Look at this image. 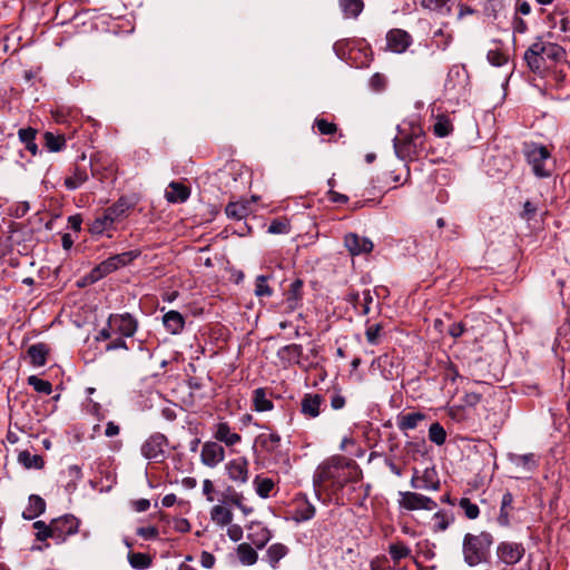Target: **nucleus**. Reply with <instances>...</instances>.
<instances>
[{"instance_id":"1","label":"nucleus","mask_w":570,"mask_h":570,"mask_svg":"<svg viewBox=\"0 0 570 570\" xmlns=\"http://www.w3.org/2000/svg\"><path fill=\"white\" fill-rule=\"evenodd\" d=\"M358 473L357 463L342 455H335L321 463L313 476V485L318 497H336L343 488L354 481Z\"/></svg>"},{"instance_id":"2","label":"nucleus","mask_w":570,"mask_h":570,"mask_svg":"<svg viewBox=\"0 0 570 570\" xmlns=\"http://www.w3.org/2000/svg\"><path fill=\"white\" fill-rule=\"evenodd\" d=\"M399 136L393 139L395 155L403 161H413L425 151V132L419 125L410 129H399Z\"/></svg>"},{"instance_id":"3","label":"nucleus","mask_w":570,"mask_h":570,"mask_svg":"<svg viewBox=\"0 0 570 570\" xmlns=\"http://www.w3.org/2000/svg\"><path fill=\"white\" fill-rule=\"evenodd\" d=\"M493 544V537L490 532L482 531L479 534L466 533L463 538L462 552L464 561L470 567L485 562Z\"/></svg>"},{"instance_id":"4","label":"nucleus","mask_w":570,"mask_h":570,"mask_svg":"<svg viewBox=\"0 0 570 570\" xmlns=\"http://www.w3.org/2000/svg\"><path fill=\"white\" fill-rule=\"evenodd\" d=\"M523 154L537 177H549L551 175V167L549 166L551 155L547 147L535 142L524 144Z\"/></svg>"},{"instance_id":"5","label":"nucleus","mask_w":570,"mask_h":570,"mask_svg":"<svg viewBox=\"0 0 570 570\" xmlns=\"http://www.w3.org/2000/svg\"><path fill=\"white\" fill-rule=\"evenodd\" d=\"M140 255L139 250H129L121 254L114 255L108 259L100 263L96 268H94L90 273L91 282H97L98 279L105 277L106 275L112 273L119 267H124L131 263Z\"/></svg>"},{"instance_id":"6","label":"nucleus","mask_w":570,"mask_h":570,"mask_svg":"<svg viewBox=\"0 0 570 570\" xmlns=\"http://www.w3.org/2000/svg\"><path fill=\"white\" fill-rule=\"evenodd\" d=\"M168 439L161 433L151 434L141 445V454L148 460L161 462L166 459Z\"/></svg>"},{"instance_id":"7","label":"nucleus","mask_w":570,"mask_h":570,"mask_svg":"<svg viewBox=\"0 0 570 570\" xmlns=\"http://www.w3.org/2000/svg\"><path fill=\"white\" fill-rule=\"evenodd\" d=\"M525 549L522 543L501 541L497 546L495 554L500 563L514 566L524 557Z\"/></svg>"},{"instance_id":"8","label":"nucleus","mask_w":570,"mask_h":570,"mask_svg":"<svg viewBox=\"0 0 570 570\" xmlns=\"http://www.w3.org/2000/svg\"><path fill=\"white\" fill-rule=\"evenodd\" d=\"M399 504L401 508H403L407 511H414V510L432 511L438 507L436 502L433 501L431 498L425 497L420 493H416V492H410V491L400 492Z\"/></svg>"},{"instance_id":"9","label":"nucleus","mask_w":570,"mask_h":570,"mask_svg":"<svg viewBox=\"0 0 570 570\" xmlns=\"http://www.w3.org/2000/svg\"><path fill=\"white\" fill-rule=\"evenodd\" d=\"M107 325L122 337L134 336L138 328L137 320L129 313L109 315Z\"/></svg>"},{"instance_id":"10","label":"nucleus","mask_w":570,"mask_h":570,"mask_svg":"<svg viewBox=\"0 0 570 570\" xmlns=\"http://www.w3.org/2000/svg\"><path fill=\"white\" fill-rule=\"evenodd\" d=\"M53 530V539L62 542L68 535H72L78 532L79 520L71 515L66 514L63 517L53 519L51 521Z\"/></svg>"},{"instance_id":"11","label":"nucleus","mask_w":570,"mask_h":570,"mask_svg":"<svg viewBox=\"0 0 570 570\" xmlns=\"http://www.w3.org/2000/svg\"><path fill=\"white\" fill-rule=\"evenodd\" d=\"M225 459V450L224 448L213 441H207L203 444L200 461L204 465L209 468H215Z\"/></svg>"},{"instance_id":"12","label":"nucleus","mask_w":570,"mask_h":570,"mask_svg":"<svg viewBox=\"0 0 570 570\" xmlns=\"http://www.w3.org/2000/svg\"><path fill=\"white\" fill-rule=\"evenodd\" d=\"M387 48L395 53H403L412 43V37L402 29H392L386 35Z\"/></svg>"},{"instance_id":"13","label":"nucleus","mask_w":570,"mask_h":570,"mask_svg":"<svg viewBox=\"0 0 570 570\" xmlns=\"http://www.w3.org/2000/svg\"><path fill=\"white\" fill-rule=\"evenodd\" d=\"M344 245L353 256L367 254L373 249V243L368 238L360 237L354 233H350L344 237Z\"/></svg>"},{"instance_id":"14","label":"nucleus","mask_w":570,"mask_h":570,"mask_svg":"<svg viewBox=\"0 0 570 570\" xmlns=\"http://www.w3.org/2000/svg\"><path fill=\"white\" fill-rule=\"evenodd\" d=\"M532 46L538 48V52L546 58L548 63H554L562 60L566 53L561 46L553 42L542 41L541 39L532 43Z\"/></svg>"},{"instance_id":"15","label":"nucleus","mask_w":570,"mask_h":570,"mask_svg":"<svg viewBox=\"0 0 570 570\" xmlns=\"http://www.w3.org/2000/svg\"><path fill=\"white\" fill-rule=\"evenodd\" d=\"M226 470L230 480L239 483H246L248 480V461L246 458H237L226 464Z\"/></svg>"},{"instance_id":"16","label":"nucleus","mask_w":570,"mask_h":570,"mask_svg":"<svg viewBox=\"0 0 570 570\" xmlns=\"http://www.w3.org/2000/svg\"><path fill=\"white\" fill-rule=\"evenodd\" d=\"M284 301L286 312H293L302 305L303 301V281L297 278L286 292Z\"/></svg>"},{"instance_id":"17","label":"nucleus","mask_w":570,"mask_h":570,"mask_svg":"<svg viewBox=\"0 0 570 570\" xmlns=\"http://www.w3.org/2000/svg\"><path fill=\"white\" fill-rule=\"evenodd\" d=\"M324 397L320 394H305L301 401L302 413L309 419L320 415Z\"/></svg>"},{"instance_id":"18","label":"nucleus","mask_w":570,"mask_h":570,"mask_svg":"<svg viewBox=\"0 0 570 570\" xmlns=\"http://www.w3.org/2000/svg\"><path fill=\"white\" fill-rule=\"evenodd\" d=\"M373 368H377L385 380H393L399 375L397 366L394 364L393 357L383 354L375 358L372 363Z\"/></svg>"},{"instance_id":"19","label":"nucleus","mask_w":570,"mask_h":570,"mask_svg":"<svg viewBox=\"0 0 570 570\" xmlns=\"http://www.w3.org/2000/svg\"><path fill=\"white\" fill-rule=\"evenodd\" d=\"M524 60L527 61L528 67L537 73H542L546 71L550 65L539 52L538 48L532 45L524 52Z\"/></svg>"},{"instance_id":"20","label":"nucleus","mask_w":570,"mask_h":570,"mask_svg":"<svg viewBox=\"0 0 570 570\" xmlns=\"http://www.w3.org/2000/svg\"><path fill=\"white\" fill-rule=\"evenodd\" d=\"M189 196V187L179 181H171L165 193L167 202L173 204L185 203Z\"/></svg>"},{"instance_id":"21","label":"nucleus","mask_w":570,"mask_h":570,"mask_svg":"<svg viewBox=\"0 0 570 570\" xmlns=\"http://www.w3.org/2000/svg\"><path fill=\"white\" fill-rule=\"evenodd\" d=\"M281 441V435L276 432H264L256 439V443L269 454H277L279 452Z\"/></svg>"},{"instance_id":"22","label":"nucleus","mask_w":570,"mask_h":570,"mask_svg":"<svg viewBox=\"0 0 570 570\" xmlns=\"http://www.w3.org/2000/svg\"><path fill=\"white\" fill-rule=\"evenodd\" d=\"M426 415L422 412H410L406 414H399L396 417V425L400 431L406 432L417 428L420 422L424 421Z\"/></svg>"},{"instance_id":"23","label":"nucleus","mask_w":570,"mask_h":570,"mask_svg":"<svg viewBox=\"0 0 570 570\" xmlns=\"http://www.w3.org/2000/svg\"><path fill=\"white\" fill-rule=\"evenodd\" d=\"M549 27L563 32L566 37H570V13L563 11H553L548 17Z\"/></svg>"},{"instance_id":"24","label":"nucleus","mask_w":570,"mask_h":570,"mask_svg":"<svg viewBox=\"0 0 570 570\" xmlns=\"http://www.w3.org/2000/svg\"><path fill=\"white\" fill-rule=\"evenodd\" d=\"M271 531L262 524H253L249 527L248 539L257 548H264L271 540Z\"/></svg>"},{"instance_id":"25","label":"nucleus","mask_w":570,"mask_h":570,"mask_svg":"<svg viewBox=\"0 0 570 570\" xmlns=\"http://www.w3.org/2000/svg\"><path fill=\"white\" fill-rule=\"evenodd\" d=\"M45 510H46L45 500L37 494H31L29 497L28 507L22 512V517L26 520H32V519L39 517L40 514H42L45 512Z\"/></svg>"},{"instance_id":"26","label":"nucleus","mask_w":570,"mask_h":570,"mask_svg":"<svg viewBox=\"0 0 570 570\" xmlns=\"http://www.w3.org/2000/svg\"><path fill=\"white\" fill-rule=\"evenodd\" d=\"M214 436L217 441L224 442L227 446L237 444L242 439L238 433L232 432L229 425L225 422L217 425Z\"/></svg>"},{"instance_id":"27","label":"nucleus","mask_w":570,"mask_h":570,"mask_svg":"<svg viewBox=\"0 0 570 570\" xmlns=\"http://www.w3.org/2000/svg\"><path fill=\"white\" fill-rule=\"evenodd\" d=\"M164 326L171 334H178L185 325L184 316L177 311H169L163 317Z\"/></svg>"},{"instance_id":"28","label":"nucleus","mask_w":570,"mask_h":570,"mask_svg":"<svg viewBox=\"0 0 570 570\" xmlns=\"http://www.w3.org/2000/svg\"><path fill=\"white\" fill-rule=\"evenodd\" d=\"M468 79L466 70L463 67H452L448 73L446 81H445V88L448 90H455L456 89V82L464 87Z\"/></svg>"},{"instance_id":"29","label":"nucleus","mask_w":570,"mask_h":570,"mask_svg":"<svg viewBox=\"0 0 570 570\" xmlns=\"http://www.w3.org/2000/svg\"><path fill=\"white\" fill-rule=\"evenodd\" d=\"M48 347L43 343H37L29 346L27 353L33 366H43L47 362Z\"/></svg>"},{"instance_id":"30","label":"nucleus","mask_w":570,"mask_h":570,"mask_svg":"<svg viewBox=\"0 0 570 570\" xmlns=\"http://www.w3.org/2000/svg\"><path fill=\"white\" fill-rule=\"evenodd\" d=\"M225 213L227 217L242 220L247 217L250 213L249 203L248 202H230L226 208Z\"/></svg>"},{"instance_id":"31","label":"nucleus","mask_w":570,"mask_h":570,"mask_svg":"<svg viewBox=\"0 0 570 570\" xmlns=\"http://www.w3.org/2000/svg\"><path fill=\"white\" fill-rule=\"evenodd\" d=\"M422 6L441 16H448L451 13L453 7L456 6V0H422Z\"/></svg>"},{"instance_id":"32","label":"nucleus","mask_w":570,"mask_h":570,"mask_svg":"<svg viewBox=\"0 0 570 570\" xmlns=\"http://www.w3.org/2000/svg\"><path fill=\"white\" fill-rule=\"evenodd\" d=\"M510 461L517 466L527 472L533 471L538 466V460L533 453L528 454H511Z\"/></svg>"},{"instance_id":"33","label":"nucleus","mask_w":570,"mask_h":570,"mask_svg":"<svg viewBox=\"0 0 570 570\" xmlns=\"http://www.w3.org/2000/svg\"><path fill=\"white\" fill-rule=\"evenodd\" d=\"M512 503H513V495H512V493L511 492H505L502 495L500 513H499V517L497 519L498 523L501 527L507 528V527L510 525V510L512 509Z\"/></svg>"},{"instance_id":"34","label":"nucleus","mask_w":570,"mask_h":570,"mask_svg":"<svg viewBox=\"0 0 570 570\" xmlns=\"http://www.w3.org/2000/svg\"><path fill=\"white\" fill-rule=\"evenodd\" d=\"M210 518L216 524L225 527L232 523L233 513L226 507L217 504L212 508Z\"/></svg>"},{"instance_id":"35","label":"nucleus","mask_w":570,"mask_h":570,"mask_svg":"<svg viewBox=\"0 0 570 570\" xmlns=\"http://www.w3.org/2000/svg\"><path fill=\"white\" fill-rule=\"evenodd\" d=\"M36 135L37 130L31 127L21 128L18 131L19 139L26 145L27 150H29L32 156H36L39 151L38 145L35 141Z\"/></svg>"},{"instance_id":"36","label":"nucleus","mask_w":570,"mask_h":570,"mask_svg":"<svg viewBox=\"0 0 570 570\" xmlns=\"http://www.w3.org/2000/svg\"><path fill=\"white\" fill-rule=\"evenodd\" d=\"M18 462L26 469H42L45 461L39 454H31L28 450L21 451L18 455Z\"/></svg>"},{"instance_id":"37","label":"nucleus","mask_w":570,"mask_h":570,"mask_svg":"<svg viewBox=\"0 0 570 570\" xmlns=\"http://www.w3.org/2000/svg\"><path fill=\"white\" fill-rule=\"evenodd\" d=\"M288 552V548L282 543L272 544L266 551L267 562L272 568H276L279 560L283 559Z\"/></svg>"},{"instance_id":"38","label":"nucleus","mask_w":570,"mask_h":570,"mask_svg":"<svg viewBox=\"0 0 570 570\" xmlns=\"http://www.w3.org/2000/svg\"><path fill=\"white\" fill-rule=\"evenodd\" d=\"M338 4L345 18H356L364 8L362 0H340Z\"/></svg>"},{"instance_id":"39","label":"nucleus","mask_w":570,"mask_h":570,"mask_svg":"<svg viewBox=\"0 0 570 570\" xmlns=\"http://www.w3.org/2000/svg\"><path fill=\"white\" fill-rule=\"evenodd\" d=\"M43 140L46 148L51 153L60 151L66 146V139L63 135H55L51 131L43 134Z\"/></svg>"},{"instance_id":"40","label":"nucleus","mask_w":570,"mask_h":570,"mask_svg":"<svg viewBox=\"0 0 570 570\" xmlns=\"http://www.w3.org/2000/svg\"><path fill=\"white\" fill-rule=\"evenodd\" d=\"M237 557L245 566H252L257 561V552L248 543H242L237 547Z\"/></svg>"},{"instance_id":"41","label":"nucleus","mask_w":570,"mask_h":570,"mask_svg":"<svg viewBox=\"0 0 570 570\" xmlns=\"http://www.w3.org/2000/svg\"><path fill=\"white\" fill-rule=\"evenodd\" d=\"M254 407L258 412L269 411L273 409V402L267 397L264 389H256L253 395Z\"/></svg>"},{"instance_id":"42","label":"nucleus","mask_w":570,"mask_h":570,"mask_svg":"<svg viewBox=\"0 0 570 570\" xmlns=\"http://www.w3.org/2000/svg\"><path fill=\"white\" fill-rule=\"evenodd\" d=\"M87 179L88 175L86 169L76 167L73 174L65 179V186L72 190L80 187Z\"/></svg>"},{"instance_id":"43","label":"nucleus","mask_w":570,"mask_h":570,"mask_svg":"<svg viewBox=\"0 0 570 570\" xmlns=\"http://www.w3.org/2000/svg\"><path fill=\"white\" fill-rule=\"evenodd\" d=\"M132 207V204L127 198H119L114 205L109 206V215L114 216L117 220L125 217L127 212Z\"/></svg>"},{"instance_id":"44","label":"nucleus","mask_w":570,"mask_h":570,"mask_svg":"<svg viewBox=\"0 0 570 570\" xmlns=\"http://www.w3.org/2000/svg\"><path fill=\"white\" fill-rule=\"evenodd\" d=\"M128 561H129V564L134 569H139V570L147 569L151 564L150 557L148 554L141 553V552H130L128 554Z\"/></svg>"},{"instance_id":"45","label":"nucleus","mask_w":570,"mask_h":570,"mask_svg":"<svg viewBox=\"0 0 570 570\" xmlns=\"http://www.w3.org/2000/svg\"><path fill=\"white\" fill-rule=\"evenodd\" d=\"M435 476L436 473L433 469H426L422 475H419L420 483L428 485L423 490L438 491L440 489V481Z\"/></svg>"},{"instance_id":"46","label":"nucleus","mask_w":570,"mask_h":570,"mask_svg":"<svg viewBox=\"0 0 570 570\" xmlns=\"http://www.w3.org/2000/svg\"><path fill=\"white\" fill-rule=\"evenodd\" d=\"M453 36L451 32H446L443 28H439L433 32L432 40L436 48L445 50L451 43Z\"/></svg>"},{"instance_id":"47","label":"nucleus","mask_w":570,"mask_h":570,"mask_svg":"<svg viewBox=\"0 0 570 570\" xmlns=\"http://www.w3.org/2000/svg\"><path fill=\"white\" fill-rule=\"evenodd\" d=\"M429 439L431 442L435 443L436 445L444 444V442L446 440V432H445L444 428L438 422L432 423L429 429Z\"/></svg>"},{"instance_id":"48","label":"nucleus","mask_w":570,"mask_h":570,"mask_svg":"<svg viewBox=\"0 0 570 570\" xmlns=\"http://www.w3.org/2000/svg\"><path fill=\"white\" fill-rule=\"evenodd\" d=\"M453 130V126L446 117H440L436 122L433 125V132L438 137H446Z\"/></svg>"},{"instance_id":"49","label":"nucleus","mask_w":570,"mask_h":570,"mask_svg":"<svg viewBox=\"0 0 570 570\" xmlns=\"http://www.w3.org/2000/svg\"><path fill=\"white\" fill-rule=\"evenodd\" d=\"M389 552L394 562H399L401 559L406 558L411 550L403 542L392 543L389 548Z\"/></svg>"},{"instance_id":"50","label":"nucleus","mask_w":570,"mask_h":570,"mask_svg":"<svg viewBox=\"0 0 570 570\" xmlns=\"http://www.w3.org/2000/svg\"><path fill=\"white\" fill-rule=\"evenodd\" d=\"M33 528L37 530L36 532V539L38 541H46L49 538L53 539V530L52 524H47L43 521H36L33 523Z\"/></svg>"},{"instance_id":"51","label":"nucleus","mask_w":570,"mask_h":570,"mask_svg":"<svg viewBox=\"0 0 570 570\" xmlns=\"http://www.w3.org/2000/svg\"><path fill=\"white\" fill-rule=\"evenodd\" d=\"M28 384L32 386L37 392L49 395L52 392V385L49 381L39 379L36 375L28 377Z\"/></svg>"},{"instance_id":"52","label":"nucleus","mask_w":570,"mask_h":570,"mask_svg":"<svg viewBox=\"0 0 570 570\" xmlns=\"http://www.w3.org/2000/svg\"><path fill=\"white\" fill-rule=\"evenodd\" d=\"M459 507L463 510L465 517L470 520L476 519L480 514L479 507L471 502V500L468 498H462L459 502Z\"/></svg>"},{"instance_id":"53","label":"nucleus","mask_w":570,"mask_h":570,"mask_svg":"<svg viewBox=\"0 0 570 570\" xmlns=\"http://www.w3.org/2000/svg\"><path fill=\"white\" fill-rule=\"evenodd\" d=\"M314 126L317 128L318 132L324 136L334 135L338 129L336 124L330 122L324 118H316Z\"/></svg>"},{"instance_id":"54","label":"nucleus","mask_w":570,"mask_h":570,"mask_svg":"<svg viewBox=\"0 0 570 570\" xmlns=\"http://www.w3.org/2000/svg\"><path fill=\"white\" fill-rule=\"evenodd\" d=\"M255 484H256V492L262 498H267L274 488L273 480L267 479V478L261 479L259 476H257L255 479Z\"/></svg>"},{"instance_id":"55","label":"nucleus","mask_w":570,"mask_h":570,"mask_svg":"<svg viewBox=\"0 0 570 570\" xmlns=\"http://www.w3.org/2000/svg\"><path fill=\"white\" fill-rule=\"evenodd\" d=\"M255 294L256 296L263 297V296H272L273 291L267 285V276L259 275L256 277L255 281Z\"/></svg>"},{"instance_id":"56","label":"nucleus","mask_w":570,"mask_h":570,"mask_svg":"<svg viewBox=\"0 0 570 570\" xmlns=\"http://www.w3.org/2000/svg\"><path fill=\"white\" fill-rule=\"evenodd\" d=\"M488 61L495 67H501L508 62V56L499 49H491L487 55Z\"/></svg>"},{"instance_id":"57","label":"nucleus","mask_w":570,"mask_h":570,"mask_svg":"<svg viewBox=\"0 0 570 570\" xmlns=\"http://www.w3.org/2000/svg\"><path fill=\"white\" fill-rule=\"evenodd\" d=\"M283 352L288 356L289 360L299 363V360L303 355V347L298 344H289L283 348Z\"/></svg>"},{"instance_id":"58","label":"nucleus","mask_w":570,"mask_h":570,"mask_svg":"<svg viewBox=\"0 0 570 570\" xmlns=\"http://www.w3.org/2000/svg\"><path fill=\"white\" fill-rule=\"evenodd\" d=\"M111 228V226L104 219V215H98L90 226V232L94 234H102L105 230Z\"/></svg>"},{"instance_id":"59","label":"nucleus","mask_w":570,"mask_h":570,"mask_svg":"<svg viewBox=\"0 0 570 570\" xmlns=\"http://www.w3.org/2000/svg\"><path fill=\"white\" fill-rule=\"evenodd\" d=\"M289 232V225L286 220L275 219L268 226V233L271 234H287Z\"/></svg>"},{"instance_id":"60","label":"nucleus","mask_w":570,"mask_h":570,"mask_svg":"<svg viewBox=\"0 0 570 570\" xmlns=\"http://www.w3.org/2000/svg\"><path fill=\"white\" fill-rule=\"evenodd\" d=\"M372 303H373V295L370 289H365L362 293V302H360V305H361L360 314L367 315L371 312Z\"/></svg>"},{"instance_id":"61","label":"nucleus","mask_w":570,"mask_h":570,"mask_svg":"<svg viewBox=\"0 0 570 570\" xmlns=\"http://www.w3.org/2000/svg\"><path fill=\"white\" fill-rule=\"evenodd\" d=\"M137 534L145 540H153L158 537V530L155 527H141L137 529Z\"/></svg>"},{"instance_id":"62","label":"nucleus","mask_w":570,"mask_h":570,"mask_svg":"<svg viewBox=\"0 0 570 570\" xmlns=\"http://www.w3.org/2000/svg\"><path fill=\"white\" fill-rule=\"evenodd\" d=\"M433 518L436 521L434 524V528L436 531H444L448 529L450 522H449L448 518L445 517V514H443L442 512L439 511L434 514Z\"/></svg>"},{"instance_id":"63","label":"nucleus","mask_w":570,"mask_h":570,"mask_svg":"<svg viewBox=\"0 0 570 570\" xmlns=\"http://www.w3.org/2000/svg\"><path fill=\"white\" fill-rule=\"evenodd\" d=\"M381 328L382 327L380 324H375V325L370 326L366 330L365 335H366V340L370 344H376Z\"/></svg>"},{"instance_id":"64","label":"nucleus","mask_w":570,"mask_h":570,"mask_svg":"<svg viewBox=\"0 0 570 570\" xmlns=\"http://www.w3.org/2000/svg\"><path fill=\"white\" fill-rule=\"evenodd\" d=\"M119 348H122V350H128V346L124 340V337H117L115 340H111L107 345H106V351L107 352H111V351H115V350H119Z\"/></svg>"}]
</instances>
